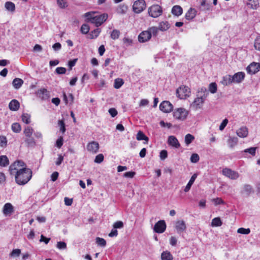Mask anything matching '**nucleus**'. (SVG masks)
Returning a JSON list of instances; mask_svg holds the SVG:
<instances>
[{"mask_svg": "<svg viewBox=\"0 0 260 260\" xmlns=\"http://www.w3.org/2000/svg\"><path fill=\"white\" fill-rule=\"evenodd\" d=\"M11 175H15L16 183L19 185H24L31 179L32 172L30 169L26 168V165L22 160H17L9 167Z\"/></svg>", "mask_w": 260, "mask_h": 260, "instance_id": "obj_1", "label": "nucleus"}, {"mask_svg": "<svg viewBox=\"0 0 260 260\" xmlns=\"http://www.w3.org/2000/svg\"><path fill=\"white\" fill-rule=\"evenodd\" d=\"M85 17L87 21L95 24L96 26H99L107 19L108 14L104 13L101 15H96L95 12H87L85 14Z\"/></svg>", "mask_w": 260, "mask_h": 260, "instance_id": "obj_2", "label": "nucleus"}, {"mask_svg": "<svg viewBox=\"0 0 260 260\" xmlns=\"http://www.w3.org/2000/svg\"><path fill=\"white\" fill-rule=\"evenodd\" d=\"M188 113L189 112L185 109L179 108L175 109L173 112V116L176 119L183 121L186 119Z\"/></svg>", "mask_w": 260, "mask_h": 260, "instance_id": "obj_3", "label": "nucleus"}, {"mask_svg": "<svg viewBox=\"0 0 260 260\" xmlns=\"http://www.w3.org/2000/svg\"><path fill=\"white\" fill-rule=\"evenodd\" d=\"M149 15L153 18H157L162 14V10L158 5H152L148 8Z\"/></svg>", "mask_w": 260, "mask_h": 260, "instance_id": "obj_4", "label": "nucleus"}, {"mask_svg": "<svg viewBox=\"0 0 260 260\" xmlns=\"http://www.w3.org/2000/svg\"><path fill=\"white\" fill-rule=\"evenodd\" d=\"M190 92V89L188 87L186 86H180L176 90V93L178 96L181 99H184L187 96H189Z\"/></svg>", "mask_w": 260, "mask_h": 260, "instance_id": "obj_5", "label": "nucleus"}, {"mask_svg": "<svg viewBox=\"0 0 260 260\" xmlns=\"http://www.w3.org/2000/svg\"><path fill=\"white\" fill-rule=\"evenodd\" d=\"M222 172L224 176L232 180H236L239 177V174L237 172L227 168L223 169Z\"/></svg>", "mask_w": 260, "mask_h": 260, "instance_id": "obj_6", "label": "nucleus"}, {"mask_svg": "<svg viewBox=\"0 0 260 260\" xmlns=\"http://www.w3.org/2000/svg\"><path fill=\"white\" fill-rule=\"evenodd\" d=\"M145 2L144 0H137L134 3L133 9L135 13H140L145 9Z\"/></svg>", "mask_w": 260, "mask_h": 260, "instance_id": "obj_7", "label": "nucleus"}, {"mask_svg": "<svg viewBox=\"0 0 260 260\" xmlns=\"http://www.w3.org/2000/svg\"><path fill=\"white\" fill-rule=\"evenodd\" d=\"M204 103L205 101L196 97L194 101L190 104V108L194 111H197L202 108Z\"/></svg>", "mask_w": 260, "mask_h": 260, "instance_id": "obj_8", "label": "nucleus"}, {"mask_svg": "<svg viewBox=\"0 0 260 260\" xmlns=\"http://www.w3.org/2000/svg\"><path fill=\"white\" fill-rule=\"evenodd\" d=\"M173 109V106L169 101H164L159 105V109L164 113H169Z\"/></svg>", "mask_w": 260, "mask_h": 260, "instance_id": "obj_9", "label": "nucleus"}, {"mask_svg": "<svg viewBox=\"0 0 260 260\" xmlns=\"http://www.w3.org/2000/svg\"><path fill=\"white\" fill-rule=\"evenodd\" d=\"M86 148L88 151L95 154L98 152L100 146L98 142L93 141L87 144Z\"/></svg>", "mask_w": 260, "mask_h": 260, "instance_id": "obj_10", "label": "nucleus"}, {"mask_svg": "<svg viewBox=\"0 0 260 260\" xmlns=\"http://www.w3.org/2000/svg\"><path fill=\"white\" fill-rule=\"evenodd\" d=\"M166 229V222L164 220H159L154 225L153 230L157 233H162Z\"/></svg>", "mask_w": 260, "mask_h": 260, "instance_id": "obj_11", "label": "nucleus"}, {"mask_svg": "<svg viewBox=\"0 0 260 260\" xmlns=\"http://www.w3.org/2000/svg\"><path fill=\"white\" fill-rule=\"evenodd\" d=\"M175 228L178 234H181L186 229V225L183 220H178L175 222Z\"/></svg>", "mask_w": 260, "mask_h": 260, "instance_id": "obj_12", "label": "nucleus"}, {"mask_svg": "<svg viewBox=\"0 0 260 260\" xmlns=\"http://www.w3.org/2000/svg\"><path fill=\"white\" fill-rule=\"evenodd\" d=\"M37 96L42 100H48L50 98V92L45 88H41L36 92Z\"/></svg>", "mask_w": 260, "mask_h": 260, "instance_id": "obj_13", "label": "nucleus"}, {"mask_svg": "<svg viewBox=\"0 0 260 260\" xmlns=\"http://www.w3.org/2000/svg\"><path fill=\"white\" fill-rule=\"evenodd\" d=\"M14 212V207L11 203H7L4 205L3 209V213L5 216H10Z\"/></svg>", "mask_w": 260, "mask_h": 260, "instance_id": "obj_14", "label": "nucleus"}, {"mask_svg": "<svg viewBox=\"0 0 260 260\" xmlns=\"http://www.w3.org/2000/svg\"><path fill=\"white\" fill-rule=\"evenodd\" d=\"M259 63L253 62L247 67L246 70L248 73L254 74L259 71Z\"/></svg>", "mask_w": 260, "mask_h": 260, "instance_id": "obj_15", "label": "nucleus"}, {"mask_svg": "<svg viewBox=\"0 0 260 260\" xmlns=\"http://www.w3.org/2000/svg\"><path fill=\"white\" fill-rule=\"evenodd\" d=\"M208 95L209 91L206 88L204 87L199 88L197 93V97L205 101Z\"/></svg>", "mask_w": 260, "mask_h": 260, "instance_id": "obj_16", "label": "nucleus"}, {"mask_svg": "<svg viewBox=\"0 0 260 260\" xmlns=\"http://www.w3.org/2000/svg\"><path fill=\"white\" fill-rule=\"evenodd\" d=\"M151 38V35L148 30L142 31L138 36V40L140 42L144 43L149 40Z\"/></svg>", "mask_w": 260, "mask_h": 260, "instance_id": "obj_17", "label": "nucleus"}, {"mask_svg": "<svg viewBox=\"0 0 260 260\" xmlns=\"http://www.w3.org/2000/svg\"><path fill=\"white\" fill-rule=\"evenodd\" d=\"M245 73L242 72H239L235 73L232 76L234 83H240L243 81L245 78Z\"/></svg>", "mask_w": 260, "mask_h": 260, "instance_id": "obj_18", "label": "nucleus"}, {"mask_svg": "<svg viewBox=\"0 0 260 260\" xmlns=\"http://www.w3.org/2000/svg\"><path fill=\"white\" fill-rule=\"evenodd\" d=\"M257 147H250L246 149L241 152L242 156L244 157H249L250 156H255Z\"/></svg>", "mask_w": 260, "mask_h": 260, "instance_id": "obj_19", "label": "nucleus"}, {"mask_svg": "<svg viewBox=\"0 0 260 260\" xmlns=\"http://www.w3.org/2000/svg\"><path fill=\"white\" fill-rule=\"evenodd\" d=\"M254 192L253 188L250 184H245L243 185L242 189L241 191L242 194L246 195L247 197Z\"/></svg>", "mask_w": 260, "mask_h": 260, "instance_id": "obj_20", "label": "nucleus"}, {"mask_svg": "<svg viewBox=\"0 0 260 260\" xmlns=\"http://www.w3.org/2000/svg\"><path fill=\"white\" fill-rule=\"evenodd\" d=\"M168 143L169 145L176 148H178L180 146V145L178 140L175 137L173 136H171L169 137Z\"/></svg>", "mask_w": 260, "mask_h": 260, "instance_id": "obj_21", "label": "nucleus"}, {"mask_svg": "<svg viewBox=\"0 0 260 260\" xmlns=\"http://www.w3.org/2000/svg\"><path fill=\"white\" fill-rule=\"evenodd\" d=\"M220 83L224 86H228L233 83L232 76L226 75L223 76Z\"/></svg>", "mask_w": 260, "mask_h": 260, "instance_id": "obj_22", "label": "nucleus"}, {"mask_svg": "<svg viewBox=\"0 0 260 260\" xmlns=\"http://www.w3.org/2000/svg\"><path fill=\"white\" fill-rule=\"evenodd\" d=\"M237 135L241 138H245L248 135V129L246 127L242 126L237 131Z\"/></svg>", "mask_w": 260, "mask_h": 260, "instance_id": "obj_23", "label": "nucleus"}, {"mask_svg": "<svg viewBox=\"0 0 260 260\" xmlns=\"http://www.w3.org/2000/svg\"><path fill=\"white\" fill-rule=\"evenodd\" d=\"M20 104L19 102L16 100H12L9 104V107L10 109L12 111L18 110Z\"/></svg>", "mask_w": 260, "mask_h": 260, "instance_id": "obj_24", "label": "nucleus"}, {"mask_svg": "<svg viewBox=\"0 0 260 260\" xmlns=\"http://www.w3.org/2000/svg\"><path fill=\"white\" fill-rule=\"evenodd\" d=\"M197 11L194 9L190 8L185 14V18L188 20H191L196 16Z\"/></svg>", "mask_w": 260, "mask_h": 260, "instance_id": "obj_25", "label": "nucleus"}, {"mask_svg": "<svg viewBox=\"0 0 260 260\" xmlns=\"http://www.w3.org/2000/svg\"><path fill=\"white\" fill-rule=\"evenodd\" d=\"M197 174H194L190 178L189 182H188V183L187 184L186 186H185V188H184V191L187 192H188L190 188H191V186H192V185L193 184V183H194L196 179L197 178Z\"/></svg>", "mask_w": 260, "mask_h": 260, "instance_id": "obj_26", "label": "nucleus"}, {"mask_svg": "<svg viewBox=\"0 0 260 260\" xmlns=\"http://www.w3.org/2000/svg\"><path fill=\"white\" fill-rule=\"evenodd\" d=\"M171 12L173 15L179 16L182 14L183 10L180 6L176 5L172 8Z\"/></svg>", "mask_w": 260, "mask_h": 260, "instance_id": "obj_27", "label": "nucleus"}, {"mask_svg": "<svg viewBox=\"0 0 260 260\" xmlns=\"http://www.w3.org/2000/svg\"><path fill=\"white\" fill-rule=\"evenodd\" d=\"M227 142L229 145V146L230 148H233L237 144L238 142V139L237 137H230L229 139L228 140Z\"/></svg>", "mask_w": 260, "mask_h": 260, "instance_id": "obj_28", "label": "nucleus"}, {"mask_svg": "<svg viewBox=\"0 0 260 260\" xmlns=\"http://www.w3.org/2000/svg\"><path fill=\"white\" fill-rule=\"evenodd\" d=\"M5 7L7 11L11 13H14L15 11V5L13 2H6L5 4Z\"/></svg>", "mask_w": 260, "mask_h": 260, "instance_id": "obj_29", "label": "nucleus"}, {"mask_svg": "<svg viewBox=\"0 0 260 260\" xmlns=\"http://www.w3.org/2000/svg\"><path fill=\"white\" fill-rule=\"evenodd\" d=\"M13 85L15 89L20 88L23 83V81L20 78H15L13 81Z\"/></svg>", "mask_w": 260, "mask_h": 260, "instance_id": "obj_30", "label": "nucleus"}, {"mask_svg": "<svg viewBox=\"0 0 260 260\" xmlns=\"http://www.w3.org/2000/svg\"><path fill=\"white\" fill-rule=\"evenodd\" d=\"M170 27V24L168 21H162L159 23L158 28L159 30L166 31Z\"/></svg>", "mask_w": 260, "mask_h": 260, "instance_id": "obj_31", "label": "nucleus"}, {"mask_svg": "<svg viewBox=\"0 0 260 260\" xmlns=\"http://www.w3.org/2000/svg\"><path fill=\"white\" fill-rule=\"evenodd\" d=\"M136 138L138 141L145 140L146 141L145 143H147L149 140V138L145 135L143 132L140 131L137 133Z\"/></svg>", "mask_w": 260, "mask_h": 260, "instance_id": "obj_32", "label": "nucleus"}, {"mask_svg": "<svg viewBox=\"0 0 260 260\" xmlns=\"http://www.w3.org/2000/svg\"><path fill=\"white\" fill-rule=\"evenodd\" d=\"M24 141L27 147H34L36 145L35 139L31 136H29V137H26Z\"/></svg>", "mask_w": 260, "mask_h": 260, "instance_id": "obj_33", "label": "nucleus"}, {"mask_svg": "<svg viewBox=\"0 0 260 260\" xmlns=\"http://www.w3.org/2000/svg\"><path fill=\"white\" fill-rule=\"evenodd\" d=\"M127 10V6L124 4L120 5L117 9V12L119 14H125Z\"/></svg>", "mask_w": 260, "mask_h": 260, "instance_id": "obj_34", "label": "nucleus"}, {"mask_svg": "<svg viewBox=\"0 0 260 260\" xmlns=\"http://www.w3.org/2000/svg\"><path fill=\"white\" fill-rule=\"evenodd\" d=\"M34 133L33 128L29 126H26L23 131V133L25 136V137H29V136H31L32 133Z\"/></svg>", "mask_w": 260, "mask_h": 260, "instance_id": "obj_35", "label": "nucleus"}, {"mask_svg": "<svg viewBox=\"0 0 260 260\" xmlns=\"http://www.w3.org/2000/svg\"><path fill=\"white\" fill-rule=\"evenodd\" d=\"M124 84L123 80L121 78H117L115 79L114 82V87L116 89L120 88Z\"/></svg>", "mask_w": 260, "mask_h": 260, "instance_id": "obj_36", "label": "nucleus"}, {"mask_svg": "<svg viewBox=\"0 0 260 260\" xmlns=\"http://www.w3.org/2000/svg\"><path fill=\"white\" fill-rule=\"evenodd\" d=\"M9 164V159L6 155L0 156V166L6 167Z\"/></svg>", "mask_w": 260, "mask_h": 260, "instance_id": "obj_37", "label": "nucleus"}, {"mask_svg": "<svg viewBox=\"0 0 260 260\" xmlns=\"http://www.w3.org/2000/svg\"><path fill=\"white\" fill-rule=\"evenodd\" d=\"M222 224V222L219 217H215L212 220L211 225L212 226H220Z\"/></svg>", "mask_w": 260, "mask_h": 260, "instance_id": "obj_38", "label": "nucleus"}, {"mask_svg": "<svg viewBox=\"0 0 260 260\" xmlns=\"http://www.w3.org/2000/svg\"><path fill=\"white\" fill-rule=\"evenodd\" d=\"M161 260H172L173 256L169 252H163L161 255Z\"/></svg>", "mask_w": 260, "mask_h": 260, "instance_id": "obj_39", "label": "nucleus"}, {"mask_svg": "<svg viewBox=\"0 0 260 260\" xmlns=\"http://www.w3.org/2000/svg\"><path fill=\"white\" fill-rule=\"evenodd\" d=\"M210 5L206 3V0H202L201 3L200 9L202 11H206L210 9Z\"/></svg>", "mask_w": 260, "mask_h": 260, "instance_id": "obj_40", "label": "nucleus"}, {"mask_svg": "<svg viewBox=\"0 0 260 260\" xmlns=\"http://www.w3.org/2000/svg\"><path fill=\"white\" fill-rule=\"evenodd\" d=\"M194 139V137L193 136L190 134H188L185 137V142L187 145H188Z\"/></svg>", "mask_w": 260, "mask_h": 260, "instance_id": "obj_41", "label": "nucleus"}, {"mask_svg": "<svg viewBox=\"0 0 260 260\" xmlns=\"http://www.w3.org/2000/svg\"><path fill=\"white\" fill-rule=\"evenodd\" d=\"M22 120L26 124H29L30 122V116L27 113H23L22 115Z\"/></svg>", "mask_w": 260, "mask_h": 260, "instance_id": "obj_42", "label": "nucleus"}, {"mask_svg": "<svg viewBox=\"0 0 260 260\" xmlns=\"http://www.w3.org/2000/svg\"><path fill=\"white\" fill-rule=\"evenodd\" d=\"M21 126L18 123H14L12 125V131L16 133H19L21 131Z\"/></svg>", "mask_w": 260, "mask_h": 260, "instance_id": "obj_43", "label": "nucleus"}, {"mask_svg": "<svg viewBox=\"0 0 260 260\" xmlns=\"http://www.w3.org/2000/svg\"><path fill=\"white\" fill-rule=\"evenodd\" d=\"M95 240L97 244L100 246L105 247L106 245V241L103 238L97 237Z\"/></svg>", "mask_w": 260, "mask_h": 260, "instance_id": "obj_44", "label": "nucleus"}, {"mask_svg": "<svg viewBox=\"0 0 260 260\" xmlns=\"http://www.w3.org/2000/svg\"><path fill=\"white\" fill-rule=\"evenodd\" d=\"M7 145V139L5 136H0V146L2 147H6Z\"/></svg>", "mask_w": 260, "mask_h": 260, "instance_id": "obj_45", "label": "nucleus"}, {"mask_svg": "<svg viewBox=\"0 0 260 260\" xmlns=\"http://www.w3.org/2000/svg\"><path fill=\"white\" fill-rule=\"evenodd\" d=\"M217 85L215 82L211 83L209 84V91L212 93H215L217 91Z\"/></svg>", "mask_w": 260, "mask_h": 260, "instance_id": "obj_46", "label": "nucleus"}, {"mask_svg": "<svg viewBox=\"0 0 260 260\" xmlns=\"http://www.w3.org/2000/svg\"><path fill=\"white\" fill-rule=\"evenodd\" d=\"M237 232L239 234L247 235L250 233V230L249 228L245 229L243 228H240L238 229Z\"/></svg>", "mask_w": 260, "mask_h": 260, "instance_id": "obj_47", "label": "nucleus"}, {"mask_svg": "<svg viewBox=\"0 0 260 260\" xmlns=\"http://www.w3.org/2000/svg\"><path fill=\"white\" fill-rule=\"evenodd\" d=\"M158 27H155L153 26L150 27L148 30V31L150 32V34L152 35L153 34V36H156L157 35L158 31L159 30Z\"/></svg>", "mask_w": 260, "mask_h": 260, "instance_id": "obj_48", "label": "nucleus"}, {"mask_svg": "<svg viewBox=\"0 0 260 260\" xmlns=\"http://www.w3.org/2000/svg\"><path fill=\"white\" fill-rule=\"evenodd\" d=\"M120 31L117 29H114L111 34V37L113 40H116L118 39L119 37Z\"/></svg>", "mask_w": 260, "mask_h": 260, "instance_id": "obj_49", "label": "nucleus"}, {"mask_svg": "<svg viewBox=\"0 0 260 260\" xmlns=\"http://www.w3.org/2000/svg\"><path fill=\"white\" fill-rule=\"evenodd\" d=\"M89 31V26L87 24H83L81 27V31L82 34H86Z\"/></svg>", "mask_w": 260, "mask_h": 260, "instance_id": "obj_50", "label": "nucleus"}, {"mask_svg": "<svg viewBox=\"0 0 260 260\" xmlns=\"http://www.w3.org/2000/svg\"><path fill=\"white\" fill-rule=\"evenodd\" d=\"M199 159H200V157H199V155L197 153L192 154L191 155V157L190 158L191 162H193V163L197 162L199 160Z\"/></svg>", "mask_w": 260, "mask_h": 260, "instance_id": "obj_51", "label": "nucleus"}, {"mask_svg": "<svg viewBox=\"0 0 260 260\" xmlns=\"http://www.w3.org/2000/svg\"><path fill=\"white\" fill-rule=\"evenodd\" d=\"M104 155L103 154H99L95 156L94 162L98 164L101 163L104 160Z\"/></svg>", "mask_w": 260, "mask_h": 260, "instance_id": "obj_52", "label": "nucleus"}, {"mask_svg": "<svg viewBox=\"0 0 260 260\" xmlns=\"http://www.w3.org/2000/svg\"><path fill=\"white\" fill-rule=\"evenodd\" d=\"M21 253V250L19 249H13L10 253V256L12 257H18Z\"/></svg>", "mask_w": 260, "mask_h": 260, "instance_id": "obj_53", "label": "nucleus"}, {"mask_svg": "<svg viewBox=\"0 0 260 260\" xmlns=\"http://www.w3.org/2000/svg\"><path fill=\"white\" fill-rule=\"evenodd\" d=\"M212 202L214 203L215 206L220 204L223 205L225 204L224 202L221 198H216L215 199H212Z\"/></svg>", "mask_w": 260, "mask_h": 260, "instance_id": "obj_54", "label": "nucleus"}, {"mask_svg": "<svg viewBox=\"0 0 260 260\" xmlns=\"http://www.w3.org/2000/svg\"><path fill=\"white\" fill-rule=\"evenodd\" d=\"M101 30L100 28H96L91 31V39L96 38L100 34Z\"/></svg>", "mask_w": 260, "mask_h": 260, "instance_id": "obj_55", "label": "nucleus"}, {"mask_svg": "<svg viewBox=\"0 0 260 260\" xmlns=\"http://www.w3.org/2000/svg\"><path fill=\"white\" fill-rule=\"evenodd\" d=\"M58 125L60 126V131L64 133L66 132L65 124L63 120H59L58 122Z\"/></svg>", "mask_w": 260, "mask_h": 260, "instance_id": "obj_56", "label": "nucleus"}, {"mask_svg": "<svg viewBox=\"0 0 260 260\" xmlns=\"http://www.w3.org/2000/svg\"><path fill=\"white\" fill-rule=\"evenodd\" d=\"M57 3L60 8H65L68 6L65 0H57Z\"/></svg>", "mask_w": 260, "mask_h": 260, "instance_id": "obj_57", "label": "nucleus"}, {"mask_svg": "<svg viewBox=\"0 0 260 260\" xmlns=\"http://www.w3.org/2000/svg\"><path fill=\"white\" fill-rule=\"evenodd\" d=\"M66 71V69L63 67H57L55 70V72L57 74H64Z\"/></svg>", "mask_w": 260, "mask_h": 260, "instance_id": "obj_58", "label": "nucleus"}, {"mask_svg": "<svg viewBox=\"0 0 260 260\" xmlns=\"http://www.w3.org/2000/svg\"><path fill=\"white\" fill-rule=\"evenodd\" d=\"M254 47L256 50L260 51V36L255 39L254 41Z\"/></svg>", "mask_w": 260, "mask_h": 260, "instance_id": "obj_59", "label": "nucleus"}, {"mask_svg": "<svg viewBox=\"0 0 260 260\" xmlns=\"http://www.w3.org/2000/svg\"><path fill=\"white\" fill-rule=\"evenodd\" d=\"M57 247L59 249H65L67 248V244L64 242H58L56 244Z\"/></svg>", "mask_w": 260, "mask_h": 260, "instance_id": "obj_60", "label": "nucleus"}, {"mask_svg": "<svg viewBox=\"0 0 260 260\" xmlns=\"http://www.w3.org/2000/svg\"><path fill=\"white\" fill-rule=\"evenodd\" d=\"M123 227V223L121 221L115 222L113 224L114 229H121Z\"/></svg>", "mask_w": 260, "mask_h": 260, "instance_id": "obj_61", "label": "nucleus"}, {"mask_svg": "<svg viewBox=\"0 0 260 260\" xmlns=\"http://www.w3.org/2000/svg\"><path fill=\"white\" fill-rule=\"evenodd\" d=\"M160 158L162 160L165 159L168 156V152L166 150H162L160 152Z\"/></svg>", "mask_w": 260, "mask_h": 260, "instance_id": "obj_62", "label": "nucleus"}, {"mask_svg": "<svg viewBox=\"0 0 260 260\" xmlns=\"http://www.w3.org/2000/svg\"><path fill=\"white\" fill-rule=\"evenodd\" d=\"M228 123V119L225 118L224 119L220 124L219 129L220 131H222L224 129L225 127L226 126L227 124Z\"/></svg>", "mask_w": 260, "mask_h": 260, "instance_id": "obj_63", "label": "nucleus"}, {"mask_svg": "<svg viewBox=\"0 0 260 260\" xmlns=\"http://www.w3.org/2000/svg\"><path fill=\"white\" fill-rule=\"evenodd\" d=\"M63 145V138L62 137L59 138L56 142V146L60 148Z\"/></svg>", "mask_w": 260, "mask_h": 260, "instance_id": "obj_64", "label": "nucleus"}]
</instances>
